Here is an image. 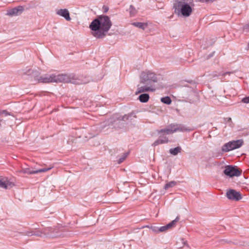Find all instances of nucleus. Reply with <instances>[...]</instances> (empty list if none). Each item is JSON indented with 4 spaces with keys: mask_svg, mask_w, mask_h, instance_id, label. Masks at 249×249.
Wrapping results in <instances>:
<instances>
[{
    "mask_svg": "<svg viewBox=\"0 0 249 249\" xmlns=\"http://www.w3.org/2000/svg\"><path fill=\"white\" fill-rule=\"evenodd\" d=\"M103 9L104 10L105 12H107L108 10V8L105 6L103 7Z\"/></svg>",
    "mask_w": 249,
    "mask_h": 249,
    "instance_id": "nucleus-29",
    "label": "nucleus"
},
{
    "mask_svg": "<svg viewBox=\"0 0 249 249\" xmlns=\"http://www.w3.org/2000/svg\"><path fill=\"white\" fill-rule=\"evenodd\" d=\"M161 101L163 103L167 104V105H170L172 102V100H171V98L168 96L162 97L161 98Z\"/></svg>",
    "mask_w": 249,
    "mask_h": 249,
    "instance_id": "nucleus-21",
    "label": "nucleus"
},
{
    "mask_svg": "<svg viewBox=\"0 0 249 249\" xmlns=\"http://www.w3.org/2000/svg\"><path fill=\"white\" fill-rule=\"evenodd\" d=\"M231 118H228V121H231Z\"/></svg>",
    "mask_w": 249,
    "mask_h": 249,
    "instance_id": "nucleus-33",
    "label": "nucleus"
},
{
    "mask_svg": "<svg viewBox=\"0 0 249 249\" xmlns=\"http://www.w3.org/2000/svg\"><path fill=\"white\" fill-rule=\"evenodd\" d=\"M226 196L229 199L235 201H238L242 198L240 192L233 189H230L226 193Z\"/></svg>",
    "mask_w": 249,
    "mask_h": 249,
    "instance_id": "nucleus-11",
    "label": "nucleus"
},
{
    "mask_svg": "<svg viewBox=\"0 0 249 249\" xmlns=\"http://www.w3.org/2000/svg\"><path fill=\"white\" fill-rule=\"evenodd\" d=\"M241 172L242 171L239 170L236 167L231 165L226 166L224 171V173L230 177H239L241 175Z\"/></svg>",
    "mask_w": 249,
    "mask_h": 249,
    "instance_id": "nucleus-8",
    "label": "nucleus"
},
{
    "mask_svg": "<svg viewBox=\"0 0 249 249\" xmlns=\"http://www.w3.org/2000/svg\"><path fill=\"white\" fill-rule=\"evenodd\" d=\"M149 99V96L147 93H143L141 94L139 97V99L141 102L146 103Z\"/></svg>",
    "mask_w": 249,
    "mask_h": 249,
    "instance_id": "nucleus-16",
    "label": "nucleus"
},
{
    "mask_svg": "<svg viewBox=\"0 0 249 249\" xmlns=\"http://www.w3.org/2000/svg\"><path fill=\"white\" fill-rule=\"evenodd\" d=\"M181 241H182V243H183V244L185 243V242H184V240L183 239H181Z\"/></svg>",
    "mask_w": 249,
    "mask_h": 249,
    "instance_id": "nucleus-31",
    "label": "nucleus"
},
{
    "mask_svg": "<svg viewBox=\"0 0 249 249\" xmlns=\"http://www.w3.org/2000/svg\"><path fill=\"white\" fill-rule=\"evenodd\" d=\"M131 114H129L124 115L123 116H119V117L121 118V119L122 120V121L125 122L126 121L128 120L129 117H131Z\"/></svg>",
    "mask_w": 249,
    "mask_h": 249,
    "instance_id": "nucleus-23",
    "label": "nucleus"
},
{
    "mask_svg": "<svg viewBox=\"0 0 249 249\" xmlns=\"http://www.w3.org/2000/svg\"><path fill=\"white\" fill-rule=\"evenodd\" d=\"M47 229L43 231H39L37 232H35L32 230L29 231H24L23 232H21V233L24 235H27L28 236H31L33 235L36 236H41L42 234H46Z\"/></svg>",
    "mask_w": 249,
    "mask_h": 249,
    "instance_id": "nucleus-13",
    "label": "nucleus"
},
{
    "mask_svg": "<svg viewBox=\"0 0 249 249\" xmlns=\"http://www.w3.org/2000/svg\"><path fill=\"white\" fill-rule=\"evenodd\" d=\"M129 10L131 16H134L136 13V10L132 5L130 6Z\"/></svg>",
    "mask_w": 249,
    "mask_h": 249,
    "instance_id": "nucleus-24",
    "label": "nucleus"
},
{
    "mask_svg": "<svg viewBox=\"0 0 249 249\" xmlns=\"http://www.w3.org/2000/svg\"><path fill=\"white\" fill-rule=\"evenodd\" d=\"M159 135V139L153 143L154 146H157L160 144L166 143L168 142V139L167 137L162 135V134Z\"/></svg>",
    "mask_w": 249,
    "mask_h": 249,
    "instance_id": "nucleus-15",
    "label": "nucleus"
},
{
    "mask_svg": "<svg viewBox=\"0 0 249 249\" xmlns=\"http://www.w3.org/2000/svg\"><path fill=\"white\" fill-rule=\"evenodd\" d=\"M53 167L48 168H43L36 170H31L29 168H22L20 170L18 171L19 173L27 174H36L42 172H45L51 170Z\"/></svg>",
    "mask_w": 249,
    "mask_h": 249,
    "instance_id": "nucleus-9",
    "label": "nucleus"
},
{
    "mask_svg": "<svg viewBox=\"0 0 249 249\" xmlns=\"http://www.w3.org/2000/svg\"><path fill=\"white\" fill-rule=\"evenodd\" d=\"M39 82L44 83H76L74 81V75L73 74H45L40 76L38 78ZM89 82V78L88 80L82 81L81 82H76V84H86Z\"/></svg>",
    "mask_w": 249,
    "mask_h": 249,
    "instance_id": "nucleus-3",
    "label": "nucleus"
},
{
    "mask_svg": "<svg viewBox=\"0 0 249 249\" xmlns=\"http://www.w3.org/2000/svg\"><path fill=\"white\" fill-rule=\"evenodd\" d=\"M56 14L62 17H64L67 21H70L71 18L70 16V13L67 9H61L56 11Z\"/></svg>",
    "mask_w": 249,
    "mask_h": 249,
    "instance_id": "nucleus-14",
    "label": "nucleus"
},
{
    "mask_svg": "<svg viewBox=\"0 0 249 249\" xmlns=\"http://www.w3.org/2000/svg\"><path fill=\"white\" fill-rule=\"evenodd\" d=\"M229 73H230V72H225V73H219L218 74H217L216 72H213L212 74V76L213 77H214L218 76H220V75L225 76L226 74H229Z\"/></svg>",
    "mask_w": 249,
    "mask_h": 249,
    "instance_id": "nucleus-25",
    "label": "nucleus"
},
{
    "mask_svg": "<svg viewBox=\"0 0 249 249\" xmlns=\"http://www.w3.org/2000/svg\"><path fill=\"white\" fill-rule=\"evenodd\" d=\"M132 25L133 26L138 27L139 28L144 30L145 27L147 26V25L145 23L142 22H133L132 23Z\"/></svg>",
    "mask_w": 249,
    "mask_h": 249,
    "instance_id": "nucleus-19",
    "label": "nucleus"
},
{
    "mask_svg": "<svg viewBox=\"0 0 249 249\" xmlns=\"http://www.w3.org/2000/svg\"><path fill=\"white\" fill-rule=\"evenodd\" d=\"M1 114H4L5 116L12 115L10 112H8L6 110H1Z\"/></svg>",
    "mask_w": 249,
    "mask_h": 249,
    "instance_id": "nucleus-28",
    "label": "nucleus"
},
{
    "mask_svg": "<svg viewBox=\"0 0 249 249\" xmlns=\"http://www.w3.org/2000/svg\"><path fill=\"white\" fill-rule=\"evenodd\" d=\"M24 10L23 6H18L7 10L6 15L10 17L17 16L21 14Z\"/></svg>",
    "mask_w": 249,
    "mask_h": 249,
    "instance_id": "nucleus-12",
    "label": "nucleus"
},
{
    "mask_svg": "<svg viewBox=\"0 0 249 249\" xmlns=\"http://www.w3.org/2000/svg\"><path fill=\"white\" fill-rule=\"evenodd\" d=\"M243 30L246 32H249V23L245 25L243 27Z\"/></svg>",
    "mask_w": 249,
    "mask_h": 249,
    "instance_id": "nucleus-27",
    "label": "nucleus"
},
{
    "mask_svg": "<svg viewBox=\"0 0 249 249\" xmlns=\"http://www.w3.org/2000/svg\"><path fill=\"white\" fill-rule=\"evenodd\" d=\"M11 184L9 181H3L0 179V187L2 188L7 189L9 185Z\"/></svg>",
    "mask_w": 249,
    "mask_h": 249,
    "instance_id": "nucleus-18",
    "label": "nucleus"
},
{
    "mask_svg": "<svg viewBox=\"0 0 249 249\" xmlns=\"http://www.w3.org/2000/svg\"><path fill=\"white\" fill-rule=\"evenodd\" d=\"M127 155H128V153H124L122 155V156L118 160V163L120 164L122 162H123L124 160L126 159Z\"/></svg>",
    "mask_w": 249,
    "mask_h": 249,
    "instance_id": "nucleus-22",
    "label": "nucleus"
},
{
    "mask_svg": "<svg viewBox=\"0 0 249 249\" xmlns=\"http://www.w3.org/2000/svg\"><path fill=\"white\" fill-rule=\"evenodd\" d=\"M177 184V182L175 181H171L167 183L164 186V189L167 190L170 188H172Z\"/></svg>",
    "mask_w": 249,
    "mask_h": 249,
    "instance_id": "nucleus-20",
    "label": "nucleus"
},
{
    "mask_svg": "<svg viewBox=\"0 0 249 249\" xmlns=\"http://www.w3.org/2000/svg\"><path fill=\"white\" fill-rule=\"evenodd\" d=\"M242 102L244 103L248 104L249 103V96L245 97L242 100Z\"/></svg>",
    "mask_w": 249,
    "mask_h": 249,
    "instance_id": "nucleus-26",
    "label": "nucleus"
},
{
    "mask_svg": "<svg viewBox=\"0 0 249 249\" xmlns=\"http://www.w3.org/2000/svg\"><path fill=\"white\" fill-rule=\"evenodd\" d=\"M189 130V129L186 128V127L182 124H172L168 125L165 128L159 130L158 133L160 134L164 133L168 135L173 134L177 131L184 132Z\"/></svg>",
    "mask_w": 249,
    "mask_h": 249,
    "instance_id": "nucleus-5",
    "label": "nucleus"
},
{
    "mask_svg": "<svg viewBox=\"0 0 249 249\" xmlns=\"http://www.w3.org/2000/svg\"><path fill=\"white\" fill-rule=\"evenodd\" d=\"M194 6L193 1L187 2L186 0H178L174 4V9L175 13L178 15L181 14L185 17H188L191 15Z\"/></svg>",
    "mask_w": 249,
    "mask_h": 249,
    "instance_id": "nucleus-4",
    "label": "nucleus"
},
{
    "mask_svg": "<svg viewBox=\"0 0 249 249\" xmlns=\"http://www.w3.org/2000/svg\"><path fill=\"white\" fill-rule=\"evenodd\" d=\"M179 218L178 216H177L176 219L165 226H161L160 228H154L152 229V230L155 232H163L167 231V230L171 229L173 227H174L176 223L179 220Z\"/></svg>",
    "mask_w": 249,
    "mask_h": 249,
    "instance_id": "nucleus-10",
    "label": "nucleus"
},
{
    "mask_svg": "<svg viewBox=\"0 0 249 249\" xmlns=\"http://www.w3.org/2000/svg\"><path fill=\"white\" fill-rule=\"evenodd\" d=\"M244 142L242 139L232 141L225 143L222 147L223 152H229L230 151L239 148L243 144Z\"/></svg>",
    "mask_w": 249,
    "mask_h": 249,
    "instance_id": "nucleus-6",
    "label": "nucleus"
},
{
    "mask_svg": "<svg viewBox=\"0 0 249 249\" xmlns=\"http://www.w3.org/2000/svg\"><path fill=\"white\" fill-rule=\"evenodd\" d=\"M1 115V111H0V115Z\"/></svg>",
    "mask_w": 249,
    "mask_h": 249,
    "instance_id": "nucleus-34",
    "label": "nucleus"
},
{
    "mask_svg": "<svg viewBox=\"0 0 249 249\" xmlns=\"http://www.w3.org/2000/svg\"><path fill=\"white\" fill-rule=\"evenodd\" d=\"M213 53H214V52H213V53L212 54H210V55H209V57H212V56H213Z\"/></svg>",
    "mask_w": 249,
    "mask_h": 249,
    "instance_id": "nucleus-30",
    "label": "nucleus"
},
{
    "mask_svg": "<svg viewBox=\"0 0 249 249\" xmlns=\"http://www.w3.org/2000/svg\"><path fill=\"white\" fill-rule=\"evenodd\" d=\"M248 48L249 50V42L248 45Z\"/></svg>",
    "mask_w": 249,
    "mask_h": 249,
    "instance_id": "nucleus-32",
    "label": "nucleus"
},
{
    "mask_svg": "<svg viewBox=\"0 0 249 249\" xmlns=\"http://www.w3.org/2000/svg\"><path fill=\"white\" fill-rule=\"evenodd\" d=\"M181 151V148L179 146L177 147L174 148H171L169 150V152L171 154L176 156L180 153Z\"/></svg>",
    "mask_w": 249,
    "mask_h": 249,
    "instance_id": "nucleus-17",
    "label": "nucleus"
},
{
    "mask_svg": "<svg viewBox=\"0 0 249 249\" xmlns=\"http://www.w3.org/2000/svg\"><path fill=\"white\" fill-rule=\"evenodd\" d=\"M122 121L118 115H114L108 120L107 125H112L116 129L122 128L124 127V123Z\"/></svg>",
    "mask_w": 249,
    "mask_h": 249,
    "instance_id": "nucleus-7",
    "label": "nucleus"
},
{
    "mask_svg": "<svg viewBox=\"0 0 249 249\" xmlns=\"http://www.w3.org/2000/svg\"><path fill=\"white\" fill-rule=\"evenodd\" d=\"M140 78V82L138 85L137 94L155 90L152 86V83L158 81V78L154 72L150 71H143L141 72Z\"/></svg>",
    "mask_w": 249,
    "mask_h": 249,
    "instance_id": "nucleus-2",
    "label": "nucleus"
},
{
    "mask_svg": "<svg viewBox=\"0 0 249 249\" xmlns=\"http://www.w3.org/2000/svg\"><path fill=\"white\" fill-rule=\"evenodd\" d=\"M112 26V22L107 16H100L94 19L89 25L92 35L97 38L105 36Z\"/></svg>",
    "mask_w": 249,
    "mask_h": 249,
    "instance_id": "nucleus-1",
    "label": "nucleus"
}]
</instances>
